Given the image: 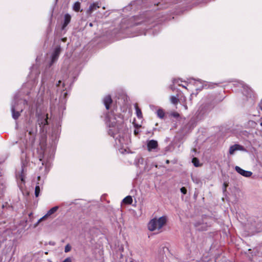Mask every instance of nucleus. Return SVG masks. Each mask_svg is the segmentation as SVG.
<instances>
[{"instance_id": "nucleus-1", "label": "nucleus", "mask_w": 262, "mask_h": 262, "mask_svg": "<svg viewBox=\"0 0 262 262\" xmlns=\"http://www.w3.org/2000/svg\"><path fill=\"white\" fill-rule=\"evenodd\" d=\"M24 104L23 100L18 98V96L16 95L14 96V100L11 104V112L12 117L14 119H17L20 115V113L24 109Z\"/></svg>"}, {"instance_id": "nucleus-2", "label": "nucleus", "mask_w": 262, "mask_h": 262, "mask_svg": "<svg viewBox=\"0 0 262 262\" xmlns=\"http://www.w3.org/2000/svg\"><path fill=\"white\" fill-rule=\"evenodd\" d=\"M166 222L167 217L166 216H162L158 219L154 218L149 221L148 224V228L151 231L157 230L160 232L162 228L166 225Z\"/></svg>"}, {"instance_id": "nucleus-3", "label": "nucleus", "mask_w": 262, "mask_h": 262, "mask_svg": "<svg viewBox=\"0 0 262 262\" xmlns=\"http://www.w3.org/2000/svg\"><path fill=\"white\" fill-rule=\"evenodd\" d=\"M237 150L245 151L246 150L244 147L239 144H234L230 147L229 149V153L230 155H233L235 151Z\"/></svg>"}, {"instance_id": "nucleus-4", "label": "nucleus", "mask_w": 262, "mask_h": 262, "mask_svg": "<svg viewBox=\"0 0 262 262\" xmlns=\"http://www.w3.org/2000/svg\"><path fill=\"white\" fill-rule=\"evenodd\" d=\"M235 169L239 174L247 178L250 177L252 174V172L250 171L245 170L238 166H236L235 167Z\"/></svg>"}, {"instance_id": "nucleus-5", "label": "nucleus", "mask_w": 262, "mask_h": 262, "mask_svg": "<svg viewBox=\"0 0 262 262\" xmlns=\"http://www.w3.org/2000/svg\"><path fill=\"white\" fill-rule=\"evenodd\" d=\"M100 7V4L99 2L93 3L90 5L88 9L86 11V13L88 14H91Z\"/></svg>"}, {"instance_id": "nucleus-6", "label": "nucleus", "mask_w": 262, "mask_h": 262, "mask_svg": "<svg viewBox=\"0 0 262 262\" xmlns=\"http://www.w3.org/2000/svg\"><path fill=\"white\" fill-rule=\"evenodd\" d=\"M58 209V206H55V207L52 208L51 209H50L47 212V213H46V215H45L43 216H42L41 218L40 219V220H39V222L46 219L47 217L50 216V215H51L52 214L54 213L56 211H57Z\"/></svg>"}, {"instance_id": "nucleus-7", "label": "nucleus", "mask_w": 262, "mask_h": 262, "mask_svg": "<svg viewBox=\"0 0 262 262\" xmlns=\"http://www.w3.org/2000/svg\"><path fill=\"white\" fill-rule=\"evenodd\" d=\"M158 142L154 140H151L147 143V146L149 151H151L152 149H155L158 147Z\"/></svg>"}, {"instance_id": "nucleus-8", "label": "nucleus", "mask_w": 262, "mask_h": 262, "mask_svg": "<svg viewBox=\"0 0 262 262\" xmlns=\"http://www.w3.org/2000/svg\"><path fill=\"white\" fill-rule=\"evenodd\" d=\"M60 49L59 48H56L54 50L52 55V60L50 63V66H51L58 58V56L60 54Z\"/></svg>"}, {"instance_id": "nucleus-9", "label": "nucleus", "mask_w": 262, "mask_h": 262, "mask_svg": "<svg viewBox=\"0 0 262 262\" xmlns=\"http://www.w3.org/2000/svg\"><path fill=\"white\" fill-rule=\"evenodd\" d=\"M103 102L106 110H109L110 105L112 103V100L110 96H106L103 99Z\"/></svg>"}, {"instance_id": "nucleus-10", "label": "nucleus", "mask_w": 262, "mask_h": 262, "mask_svg": "<svg viewBox=\"0 0 262 262\" xmlns=\"http://www.w3.org/2000/svg\"><path fill=\"white\" fill-rule=\"evenodd\" d=\"M64 23L62 26V29L63 30L71 21V15L69 14H66L64 15Z\"/></svg>"}, {"instance_id": "nucleus-11", "label": "nucleus", "mask_w": 262, "mask_h": 262, "mask_svg": "<svg viewBox=\"0 0 262 262\" xmlns=\"http://www.w3.org/2000/svg\"><path fill=\"white\" fill-rule=\"evenodd\" d=\"M42 184H40L39 183H37L35 188V195L36 197H38L39 194V192L40 191V186H41Z\"/></svg>"}, {"instance_id": "nucleus-12", "label": "nucleus", "mask_w": 262, "mask_h": 262, "mask_svg": "<svg viewBox=\"0 0 262 262\" xmlns=\"http://www.w3.org/2000/svg\"><path fill=\"white\" fill-rule=\"evenodd\" d=\"M123 202L126 204L130 205L133 202L132 197L130 195L126 196L123 200Z\"/></svg>"}, {"instance_id": "nucleus-13", "label": "nucleus", "mask_w": 262, "mask_h": 262, "mask_svg": "<svg viewBox=\"0 0 262 262\" xmlns=\"http://www.w3.org/2000/svg\"><path fill=\"white\" fill-rule=\"evenodd\" d=\"M135 107L136 109L137 116L138 117V118H141L142 117V112L141 110L138 106L137 104H135Z\"/></svg>"}, {"instance_id": "nucleus-14", "label": "nucleus", "mask_w": 262, "mask_h": 262, "mask_svg": "<svg viewBox=\"0 0 262 262\" xmlns=\"http://www.w3.org/2000/svg\"><path fill=\"white\" fill-rule=\"evenodd\" d=\"M16 178L18 180H20L23 183H25V174L24 173V170L23 169L21 170V172L20 174H19L18 175H16Z\"/></svg>"}, {"instance_id": "nucleus-15", "label": "nucleus", "mask_w": 262, "mask_h": 262, "mask_svg": "<svg viewBox=\"0 0 262 262\" xmlns=\"http://www.w3.org/2000/svg\"><path fill=\"white\" fill-rule=\"evenodd\" d=\"M80 3L79 2H76L73 6V9L76 12L79 11L80 9Z\"/></svg>"}, {"instance_id": "nucleus-16", "label": "nucleus", "mask_w": 262, "mask_h": 262, "mask_svg": "<svg viewBox=\"0 0 262 262\" xmlns=\"http://www.w3.org/2000/svg\"><path fill=\"white\" fill-rule=\"evenodd\" d=\"M157 116L161 119L164 118L165 116V113L162 109H159L157 112Z\"/></svg>"}, {"instance_id": "nucleus-17", "label": "nucleus", "mask_w": 262, "mask_h": 262, "mask_svg": "<svg viewBox=\"0 0 262 262\" xmlns=\"http://www.w3.org/2000/svg\"><path fill=\"white\" fill-rule=\"evenodd\" d=\"M178 97L172 96L170 97V101L173 104H177L179 102Z\"/></svg>"}, {"instance_id": "nucleus-18", "label": "nucleus", "mask_w": 262, "mask_h": 262, "mask_svg": "<svg viewBox=\"0 0 262 262\" xmlns=\"http://www.w3.org/2000/svg\"><path fill=\"white\" fill-rule=\"evenodd\" d=\"M48 117H46V118H43L41 120H39V124L40 126L42 125V126H44L45 125H46L48 124Z\"/></svg>"}, {"instance_id": "nucleus-19", "label": "nucleus", "mask_w": 262, "mask_h": 262, "mask_svg": "<svg viewBox=\"0 0 262 262\" xmlns=\"http://www.w3.org/2000/svg\"><path fill=\"white\" fill-rule=\"evenodd\" d=\"M192 162L195 167H199L200 166L199 164V160L196 158H193L192 160Z\"/></svg>"}, {"instance_id": "nucleus-20", "label": "nucleus", "mask_w": 262, "mask_h": 262, "mask_svg": "<svg viewBox=\"0 0 262 262\" xmlns=\"http://www.w3.org/2000/svg\"><path fill=\"white\" fill-rule=\"evenodd\" d=\"M71 246H70V244H67L66 246H65V248H64V252L66 253H68L69 252H70L71 250Z\"/></svg>"}, {"instance_id": "nucleus-21", "label": "nucleus", "mask_w": 262, "mask_h": 262, "mask_svg": "<svg viewBox=\"0 0 262 262\" xmlns=\"http://www.w3.org/2000/svg\"><path fill=\"white\" fill-rule=\"evenodd\" d=\"M110 123H109V127L111 128V127H115L116 125H117V124H116V122L115 121H112L111 120H110Z\"/></svg>"}, {"instance_id": "nucleus-22", "label": "nucleus", "mask_w": 262, "mask_h": 262, "mask_svg": "<svg viewBox=\"0 0 262 262\" xmlns=\"http://www.w3.org/2000/svg\"><path fill=\"white\" fill-rule=\"evenodd\" d=\"M108 133L110 136H111L113 137H115V133L113 130V129H111V128L109 129V130H108Z\"/></svg>"}, {"instance_id": "nucleus-23", "label": "nucleus", "mask_w": 262, "mask_h": 262, "mask_svg": "<svg viewBox=\"0 0 262 262\" xmlns=\"http://www.w3.org/2000/svg\"><path fill=\"white\" fill-rule=\"evenodd\" d=\"M181 190V192L183 194H186V193H187V189L185 187H183L181 188L180 189Z\"/></svg>"}, {"instance_id": "nucleus-24", "label": "nucleus", "mask_w": 262, "mask_h": 262, "mask_svg": "<svg viewBox=\"0 0 262 262\" xmlns=\"http://www.w3.org/2000/svg\"><path fill=\"white\" fill-rule=\"evenodd\" d=\"M123 248H122V249H121V252H120L119 253H117V254H118V256H119V258H120V259H123V254H122V252L123 251Z\"/></svg>"}, {"instance_id": "nucleus-25", "label": "nucleus", "mask_w": 262, "mask_h": 262, "mask_svg": "<svg viewBox=\"0 0 262 262\" xmlns=\"http://www.w3.org/2000/svg\"><path fill=\"white\" fill-rule=\"evenodd\" d=\"M158 6H160V8H166L167 7L166 6H163L162 5H163V3H159V4H157Z\"/></svg>"}, {"instance_id": "nucleus-26", "label": "nucleus", "mask_w": 262, "mask_h": 262, "mask_svg": "<svg viewBox=\"0 0 262 262\" xmlns=\"http://www.w3.org/2000/svg\"><path fill=\"white\" fill-rule=\"evenodd\" d=\"M228 186V184H226V183H224V190L225 191L226 190V187H227Z\"/></svg>"}, {"instance_id": "nucleus-27", "label": "nucleus", "mask_w": 262, "mask_h": 262, "mask_svg": "<svg viewBox=\"0 0 262 262\" xmlns=\"http://www.w3.org/2000/svg\"><path fill=\"white\" fill-rule=\"evenodd\" d=\"M126 262H136V261L135 260L133 259L132 258H129L128 259V260ZM161 262H162V261H161Z\"/></svg>"}, {"instance_id": "nucleus-28", "label": "nucleus", "mask_w": 262, "mask_h": 262, "mask_svg": "<svg viewBox=\"0 0 262 262\" xmlns=\"http://www.w3.org/2000/svg\"><path fill=\"white\" fill-rule=\"evenodd\" d=\"M49 245H52V246H54V245H55V242H50L49 243Z\"/></svg>"}, {"instance_id": "nucleus-29", "label": "nucleus", "mask_w": 262, "mask_h": 262, "mask_svg": "<svg viewBox=\"0 0 262 262\" xmlns=\"http://www.w3.org/2000/svg\"><path fill=\"white\" fill-rule=\"evenodd\" d=\"M61 80H59L58 81L57 83L56 84L57 86H59L60 84L61 83Z\"/></svg>"}, {"instance_id": "nucleus-30", "label": "nucleus", "mask_w": 262, "mask_h": 262, "mask_svg": "<svg viewBox=\"0 0 262 262\" xmlns=\"http://www.w3.org/2000/svg\"><path fill=\"white\" fill-rule=\"evenodd\" d=\"M37 179H38V181H39V180H40V176H38V177H37Z\"/></svg>"}, {"instance_id": "nucleus-31", "label": "nucleus", "mask_w": 262, "mask_h": 262, "mask_svg": "<svg viewBox=\"0 0 262 262\" xmlns=\"http://www.w3.org/2000/svg\"><path fill=\"white\" fill-rule=\"evenodd\" d=\"M166 162L167 164H168L169 163V161L168 160H166Z\"/></svg>"}, {"instance_id": "nucleus-32", "label": "nucleus", "mask_w": 262, "mask_h": 262, "mask_svg": "<svg viewBox=\"0 0 262 262\" xmlns=\"http://www.w3.org/2000/svg\"><path fill=\"white\" fill-rule=\"evenodd\" d=\"M184 107H185V110H187V105H185Z\"/></svg>"}, {"instance_id": "nucleus-33", "label": "nucleus", "mask_w": 262, "mask_h": 262, "mask_svg": "<svg viewBox=\"0 0 262 262\" xmlns=\"http://www.w3.org/2000/svg\"><path fill=\"white\" fill-rule=\"evenodd\" d=\"M174 116H179V114H175Z\"/></svg>"}, {"instance_id": "nucleus-34", "label": "nucleus", "mask_w": 262, "mask_h": 262, "mask_svg": "<svg viewBox=\"0 0 262 262\" xmlns=\"http://www.w3.org/2000/svg\"><path fill=\"white\" fill-rule=\"evenodd\" d=\"M90 26H92V23H90Z\"/></svg>"}, {"instance_id": "nucleus-35", "label": "nucleus", "mask_w": 262, "mask_h": 262, "mask_svg": "<svg viewBox=\"0 0 262 262\" xmlns=\"http://www.w3.org/2000/svg\"><path fill=\"white\" fill-rule=\"evenodd\" d=\"M135 134H137V132L136 130H135Z\"/></svg>"}, {"instance_id": "nucleus-36", "label": "nucleus", "mask_w": 262, "mask_h": 262, "mask_svg": "<svg viewBox=\"0 0 262 262\" xmlns=\"http://www.w3.org/2000/svg\"><path fill=\"white\" fill-rule=\"evenodd\" d=\"M29 133V134H30V135H31V131H30Z\"/></svg>"}, {"instance_id": "nucleus-37", "label": "nucleus", "mask_w": 262, "mask_h": 262, "mask_svg": "<svg viewBox=\"0 0 262 262\" xmlns=\"http://www.w3.org/2000/svg\"><path fill=\"white\" fill-rule=\"evenodd\" d=\"M260 125L262 126V122L260 123Z\"/></svg>"}]
</instances>
